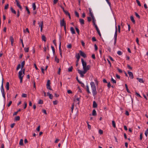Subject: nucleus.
<instances>
[{"label":"nucleus","mask_w":148,"mask_h":148,"mask_svg":"<svg viewBox=\"0 0 148 148\" xmlns=\"http://www.w3.org/2000/svg\"><path fill=\"white\" fill-rule=\"evenodd\" d=\"M90 67V65H88L85 67L83 68V71H82L79 69L77 70L78 73L79 74L81 77H84V74H85L87 71L89 69Z\"/></svg>","instance_id":"1"},{"label":"nucleus","mask_w":148,"mask_h":148,"mask_svg":"<svg viewBox=\"0 0 148 148\" xmlns=\"http://www.w3.org/2000/svg\"><path fill=\"white\" fill-rule=\"evenodd\" d=\"M90 67V65H88L85 67L83 68V71H82L79 69L77 70L78 73L79 74L81 77H84V74H85L87 71L89 69Z\"/></svg>","instance_id":"2"},{"label":"nucleus","mask_w":148,"mask_h":148,"mask_svg":"<svg viewBox=\"0 0 148 148\" xmlns=\"http://www.w3.org/2000/svg\"><path fill=\"white\" fill-rule=\"evenodd\" d=\"M90 67V65H88L85 67L83 68V71H82L79 69L77 70L78 73L79 74L81 77H84V74H85L87 71L89 69Z\"/></svg>","instance_id":"3"},{"label":"nucleus","mask_w":148,"mask_h":148,"mask_svg":"<svg viewBox=\"0 0 148 148\" xmlns=\"http://www.w3.org/2000/svg\"><path fill=\"white\" fill-rule=\"evenodd\" d=\"M90 85H91L93 95V96H95L97 94L96 86L94 83L93 82H91L90 83Z\"/></svg>","instance_id":"4"},{"label":"nucleus","mask_w":148,"mask_h":148,"mask_svg":"<svg viewBox=\"0 0 148 148\" xmlns=\"http://www.w3.org/2000/svg\"><path fill=\"white\" fill-rule=\"evenodd\" d=\"M3 79L2 80V84L1 85V91L4 99H5V91L4 90L3 88Z\"/></svg>","instance_id":"5"},{"label":"nucleus","mask_w":148,"mask_h":148,"mask_svg":"<svg viewBox=\"0 0 148 148\" xmlns=\"http://www.w3.org/2000/svg\"><path fill=\"white\" fill-rule=\"evenodd\" d=\"M50 81L49 80H48L47 82V84H46L47 88V89L50 90H52V89L51 88V86L50 85Z\"/></svg>","instance_id":"6"},{"label":"nucleus","mask_w":148,"mask_h":148,"mask_svg":"<svg viewBox=\"0 0 148 148\" xmlns=\"http://www.w3.org/2000/svg\"><path fill=\"white\" fill-rule=\"evenodd\" d=\"M60 25L61 27L64 26L66 25V23L64 21V18H63L62 20H61Z\"/></svg>","instance_id":"7"},{"label":"nucleus","mask_w":148,"mask_h":148,"mask_svg":"<svg viewBox=\"0 0 148 148\" xmlns=\"http://www.w3.org/2000/svg\"><path fill=\"white\" fill-rule=\"evenodd\" d=\"M79 52L80 56H82L84 58H86V54L82 51H79Z\"/></svg>","instance_id":"8"},{"label":"nucleus","mask_w":148,"mask_h":148,"mask_svg":"<svg viewBox=\"0 0 148 148\" xmlns=\"http://www.w3.org/2000/svg\"><path fill=\"white\" fill-rule=\"evenodd\" d=\"M38 24L39 25V27H40V31L42 32V29L43 26V21H42L41 22V23H38Z\"/></svg>","instance_id":"9"},{"label":"nucleus","mask_w":148,"mask_h":148,"mask_svg":"<svg viewBox=\"0 0 148 148\" xmlns=\"http://www.w3.org/2000/svg\"><path fill=\"white\" fill-rule=\"evenodd\" d=\"M81 61L83 68L85 67L87 65L86 62H85L82 58L81 59Z\"/></svg>","instance_id":"10"},{"label":"nucleus","mask_w":148,"mask_h":148,"mask_svg":"<svg viewBox=\"0 0 148 148\" xmlns=\"http://www.w3.org/2000/svg\"><path fill=\"white\" fill-rule=\"evenodd\" d=\"M117 27L116 26H115V31L114 36V39H117Z\"/></svg>","instance_id":"11"},{"label":"nucleus","mask_w":148,"mask_h":148,"mask_svg":"<svg viewBox=\"0 0 148 148\" xmlns=\"http://www.w3.org/2000/svg\"><path fill=\"white\" fill-rule=\"evenodd\" d=\"M128 74L129 77H130V78L132 79H133L134 78V76L133 73L131 72H130L129 71H128Z\"/></svg>","instance_id":"12"},{"label":"nucleus","mask_w":148,"mask_h":148,"mask_svg":"<svg viewBox=\"0 0 148 148\" xmlns=\"http://www.w3.org/2000/svg\"><path fill=\"white\" fill-rule=\"evenodd\" d=\"M22 71L21 70L18 72V77L19 78L23 77V76H22Z\"/></svg>","instance_id":"13"},{"label":"nucleus","mask_w":148,"mask_h":148,"mask_svg":"<svg viewBox=\"0 0 148 148\" xmlns=\"http://www.w3.org/2000/svg\"><path fill=\"white\" fill-rule=\"evenodd\" d=\"M88 9L89 10V14H90V16H91V17H92V16H94L93 15V13L92 11V10L90 8H88Z\"/></svg>","instance_id":"14"},{"label":"nucleus","mask_w":148,"mask_h":148,"mask_svg":"<svg viewBox=\"0 0 148 148\" xmlns=\"http://www.w3.org/2000/svg\"><path fill=\"white\" fill-rule=\"evenodd\" d=\"M5 88L7 90H8L9 89V82H7L6 83L5 86Z\"/></svg>","instance_id":"15"},{"label":"nucleus","mask_w":148,"mask_h":148,"mask_svg":"<svg viewBox=\"0 0 148 148\" xmlns=\"http://www.w3.org/2000/svg\"><path fill=\"white\" fill-rule=\"evenodd\" d=\"M10 40L11 42V44L13 46V42L14 41V39L13 36H11L10 37Z\"/></svg>","instance_id":"16"},{"label":"nucleus","mask_w":148,"mask_h":148,"mask_svg":"<svg viewBox=\"0 0 148 148\" xmlns=\"http://www.w3.org/2000/svg\"><path fill=\"white\" fill-rule=\"evenodd\" d=\"M61 42H60V44H59V51H60V55L61 57H62V53L61 52Z\"/></svg>","instance_id":"17"},{"label":"nucleus","mask_w":148,"mask_h":148,"mask_svg":"<svg viewBox=\"0 0 148 148\" xmlns=\"http://www.w3.org/2000/svg\"><path fill=\"white\" fill-rule=\"evenodd\" d=\"M70 30L71 32V33L73 34H75V32L74 28L73 27H71L70 28Z\"/></svg>","instance_id":"18"},{"label":"nucleus","mask_w":148,"mask_h":148,"mask_svg":"<svg viewBox=\"0 0 148 148\" xmlns=\"http://www.w3.org/2000/svg\"><path fill=\"white\" fill-rule=\"evenodd\" d=\"M92 106L93 108H96L97 106V105L95 101L93 102Z\"/></svg>","instance_id":"19"},{"label":"nucleus","mask_w":148,"mask_h":148,"mask_svg":"<svg viewBox=\"0 0 148 148\" xmlns=\"http://www.w3.org/2000/svg\"><path fill=\"white\" fill-rule=\"evenodd\" d=\"M136 79L138 80V81L141 83H143L144 81L142 78H140L138 77L136 78Z\"/></svg>","instance_id":"20"},{"label":"nucleus","mask_w":148,"mask_h":148,"mask_svg":"<svg viewBox=\"0 0 148 148\" xmlns=\"http://www.w3.org/2000/svg\"><path fill=\"white\" fill-rule=\"evenodd\" d=\"M79 21L81 25L84 24V21L83 19L80 18L79 19Z\"/></svg>","instance_id":"21"},{"label":"nucleus","mask_w":148,"mask_h":148,"mask_svg":"<svg viewBox=\"0 0 148 148\" xmlns=\"http://www.w3.org/2000/svg\"><path fill=\"white\" fill-rule=\"evenodd\" d=\"M76 57L77 59V61L78 62L80 58V56L79 53L77 54L76 55Z\"/></svg>","instance_id":"22"},{"label":"nucleus","mask_w":148,"mask_h":148,"mask_svg":"<svg viewBox=\"0 0 148 148\" xmlns=\"http://www.w3.org/2000/svg\"><path fill=\"white\" fill-rule=\"evenodd\" d=\"M25 64V61H23L21 63V69L22 70Z\"/></svg>","instance_id":"23"},{"label":"nucleus","mask_w":148,"mask_h":148,"mask_svg":"<svg viewBox=\"0 0 148 148\" xmlns=\"http://www.w3.org/2000/svg\"><path fill=\"white\" fill-rule=\"evenodd\" d=\"M47 94L48 95L50 99H52L53 96L51 94H50L49 92H47Z\"/></svg>","instance_id":"24"},{"label":"nucleus","mask_w":148,"mask_h":148,"mask_svg":"<svg viewBox=\"0 0 148 148\" xmlns=\"http://www.w3.org/2000/svg\"><path fill=\"white\" fill-rule=\"evenodd\" d=\"M42 40L46 42V38L44 35L42 36Z\"/></svg>","instance_id":"25"},{"label":"nucleus","mask_w":148,"mask_h":148,"mask_svg":"<svg viewBox=\"0 0 148 148\" xmlns=\"http://www.w3.org/2000/svg\"><path fill=\"white\" fill-rule=\"evenodd\" d=\"M10 10L12 12L15 14H16V11L13 9L12 7H11Z\"/></svg>","instance_id":"26"},{"label":"nucleus","mask_w":148,"mask_h":148,"mask_svg":"<svg viewBox=\"0 0 148 148\" xmlns=\"http://www.w3.org/2000/svg\"><path fill=\"white\" fill-rule=\"evenodd\" d=\"M130 19L133 23H135V21L134 19V18L133 16H131L130 17Z\"/></svg>","instance_id":"27"},{"label":"nucleus","mask_w":148,"mask_h":148,"mask_svg":"<svg viewBox=\"0 0 148 148\" xmlns=\"http://www.w3.org/2000/svg\"><path fill=\"white\" fill-rule=\"evenodd\" d=\"M92 115L93 116H95L97 115L96 111L95 109H94L92 111Z\"/></svg>","instance_id":"28"},{"label":"nucleus","mask_w":148,"mask_h":148,"mask_svg":"<svg viewBox=\"0 0 148 148\" xmlns=\"http://www.w3.org/2000/svg\"><path fill=\"white\" fill-rule=\"evenodd\" d=\"M29 50V48L28 47L27 48H24V50L25 52H28Z\"/></svg>","instance_id":"29"},{"label":"nucleus","mask_w":148,"mask_h":148,"mask_svg":"<svg viewBox=\"0 0 148 148\" xmlns=\"http://www.w3.org/2000/svg\"><path fill=\"white\" fill-rule=\"evenodd\" d=\"M19 144L21 145H23V140L22 139L20 140L19 143Z\"/></svg>","instance_id":"30"},{"label":"nucleus","mask_w":148,"mask_h":148,"mask_svg":"<svg viewBox=\"0 0 148 148\" xmlns=\"http://www.w3.org/2000/svg\"><path fill=\"white\" fill-rule=\"evenodd\" d=\"M32 7L33 8V10H34L36 9V5H35V3H33L32 4Z\"/></svg>","instance_id":"31"},{"label":"nucleus","mask_w":148,"mask_h":148,"mask_svg":"<svg viewBox=\"0 0 148 148\" xmlns=\"http://www.w3.org/2000/svg\"><path fill=\"white\" fill-rule=\"evenodd\" d=\"M98 91V92H99V93H101L102 92L103 90L102 88L100 87L99 88Z\"/></svg>","instance_id":"32"},{"label":"nucleus","mask_w":148,"mask_h":148,"mask_svg":"<svg viewBox=\"0 0 148 148\" xmlns=\"http://www.w3.org/2000/svg\"><path fill=\"white\" fill-rule=\"evenodd\" d=\"M73 69V67L71 66V67H69L68 69V71L69 72H71L72 71Z\"/></svg>","instance_id":"33"},{"label":"nucleus","mask_w":148,"mask_h":148,"mask_svg":"<svg viewBox=\"0 0 148 148\" xmlns=\"http://www.w3.org/2000/svg\"><path fill=\"white\" fill-rule=\"evenodd\" d=\"M51 48L53 52V54H54L55 53V49L54 47L53 46H51Z\"/></svg>","instance_id":"34"},{"label":"nucleus","mask_w":148,"mask_h":148,"mask_svg":"<svg viewBox=\"0 0 148 148\" xmlns=\"http://www.w3.org/2000/svg\"><path fill=\"white\" fill-rule=\"evenodd\" d=\"M20 119V117L19 116H16L15 118V120L16 121H19Z\"/></svg>","instance_id":"35"},{"label":"nucleus","mask_w":148,"mask_h":148,"mask_svg":"<svg viewBox=\"0 0 148 148\" xmlns=\"http://www.w3.org/2000/svg\"><path fill=\"white\" fill-rule=\"evenodd\" d=\"M112 125L113 126L114 128L116 126V124H115V121H112Z\"/></svg>","instance_id":"36"},{"label":"nucleus","mask_w":148,"mask_h":148,"mask_svg":"<svg viewBox=\"0 0 148 148\" xmlns=\"http://www.w3.org/2000/svg\"><path fill=\"white\" fill-rule=\"evenodd\" d=\"M86 90L88 93H90V92L89 90V88L88 86V85L86 86Z\"/></svg>","instance_id":"37"},{"label":"nucleus","mask_w":148,"mask_h":148,"mask_svg":"<svg viewBox=\"0 0 148 148\" xmlns=\"http://www.w3.org/2000/svg\"><path fill=\"white\" fill-rule=\"evenodd\" d=\"M135 15L138 18H140V16L136 12H135Z\"/></svg>","instance_id":"38"},{"label":"nucleus","mask_w":148,"mask_h":148,"mask_svg":"<svg viewBox=\"0 0 148 148\" xmlns=\"http://www.w3.org/2000/svg\"><path fill=\"white\" fill-rule=\"evenodd\" d=\"M25 8H26V10L27 12V13H28V14H30V12L29 11V9H28V7L26 6Z\"/></svg>","instance_id":"39"},{"label":"nucleus","mask_w":148,"mask_h":148,"mask_svg":"<svg viewBox=\"0 0 148 148\" xmlns=\"http://www.w3.org/2000/svg\"><path fill=\"white\" fill-rule=\"evenodd\" d=\"M38 103L39 104H42L43 103V100L40 99L38 102Z\"/></svg>","instance_id":"40"},{"label":"nucleus","mask_w":148,"mask_h":148,"mask_svg":"<svg viewBox=\"0 0 148 148\" xmlns=\"http://www.w3.org/2000/svg\"><path fill=\"white\" fill-rule=\"evenodd\" d=\"M136 2L138 4V6H141V4L140 3V2L138 0H136Z\"/></svg>","instance_id":"41"},{"label":"nucleus","mask_w":148,"mask_h":148,"mask_svg":"<svg viewBox=\"0 0 148 148\" xmlns=\"http://www.w3.org/2000/svg\"><path fill=\"white\" fill-rule=\"evenodd\" d=\"M118 32L119 33H120V30H121V26H120V25H119L118 26Z\"/></svg>","instance_id":"42"},{"label":"nucleus","mask_w":148,"mask_h":148,"mask_svg":"<svg viewBox=\"0 0 148 148\" xmlns=\"http://www.w3.org/2000/svg\"><path fill=\"white\" fill-rule=\"evenodd\" d=\"M75 14L77 17H79V14L77 11H75Z\"/></svg>","instance_id":"43"},{"label":"nucleus","mask_w":148,"mask_h":148,"mask_svg":"<svg viewBox=\"0 0 148 148\" xmlns=\"http://www.w3.org/2000/svg\"><path fill=\"white\" fill-rule=\"evenodd\" d=\"M75 101H78V102L77 103V104H79V98H77L76 99L74 100Z\"/></svg>","instance_id":"44"},{"label":"nucleus","mask_w":148,"mask_h":148,"mask_svg":"<svg viewBox=\"0 0 148 148\" xmlns=\"http://www.w3.org/2000/svg\"><path fill=\"white\" fill-rule=\"evenodd\" d=\"M111 81L113 83H116V82L115 80L112 77Z\"/></svg>","instance_id":"45"},{"label":"nucleus","mask_w":148,"mask_h":148,"mask_svg":"<svg viewBox=\"0 0 148 148\" xmlns=\"http://www.w3.org/2000/svg\"><path fill=\"white\" fill-rule=\"evenodd\" d=\"M55 61L56 62L58 63L59 62V60L58 58H57V57L56 56L55 58Z\"/></svg>","instance_id":"46"},{"label":"nucleus","mask_w":148,"mask_h":148,"mask_svg":"<svg viewBox=\"0 0 148 148\" xmlns=\"http://www.w3.org/2000/svg\"><path fill=\"white\" fill-rule=\"evenodd\" d=\"M117 53L119 55H121L122 54V52L120 51H119L117 52Z\"/></svg>","instance_id":"47"},{"label":"nucleus","mask_w":148,"mask_h":148,"mask_svg":"<svg viewBox=\"0 0 148 148\" xmlns=\"http://www.w3.org/2000/svg\"><path fill=\"white\" fill-rule=\"evenodd\" d=\"M92 20V23L95 22L96 20L94 16L91 17Z\"/></svg>","instance_id":"48"},{"label":"nucleus","mask_w":148,"mask_h":148,"mask_svg":"<svg viewBox=\"0 0 148 148\" xmlns=\"http://www.w3.org/2000/svg\"><path fill=\"white\" fill-rule=\"evenodd\" d=\"M94 81H95L96 85L97 86L98 84V82L97 81V78L95 79H94Z\"/></svg>","instance_id":"49"},{"label":"nucleus","mask_w":148,"mask_h":148,"mask_svg":"<svg viewBox=\"0 0 148 148\" xmlns=\"http://www.w3.org/2000/svg\"><path fill=\"white\" fill-rule=\"evenodd\" d=\"M99 133L100 134H103V131L101 130H99Z\"/></svg>","instance_id":"50"},{"label":"nucleus","mask_w":148,"mask_h":148,"mask_svg":"<svg viewBox=\"0 0 148 148\" xmlns=\"http://www.w3.org/2000/svg\"><path fill=\"white\" fill-rule=\"evenodd\" d=\"M22 97H27V95L23 93L22 94Z\"/></svg>","instance_id":"51"},{"label":"nucleus","mask_w":148,"mask_h":148,"mask_svg":"<svg viewBox=\"0 0 148 148\" xmlns=\"http://www.w3.org/2000/svg\"><path fill=\"white\" fill-rule=\"evenodd\" d=\"M87 123L88 125V128L89 130L90 129H91V126L89 124L88 122H87Z\"/></svg>","instance_id":"52"},{"label":"nucleus","mask_w":148,"mask_h":148,"mask_svg":"<svg viewBox=\"0 0 148 148\" xmlns=\"http://www.w3.org/2000/svg\"><path fill=\"white\" fill-rule=\"evenodd\" d=\"M20 67H21V64H19L18 65V66L16 68V70H19L20 69Z\"/></svg>","instance_id":"53"},{"label":"nucleus","mask_w":148,"mask_h":148,"mask_svg":"<svg viewBox=\"0 0 148 148\" xmlns=\"http://www.w3.org/2000/svg\"><path fill=\"white\" fill-rule=\"evenodd\" d=\"M67 47L68 48L71 49V48L72 45L71 44H69L67 45Z\"/></svg>","instance_id":"54"},{"label":"nucleus","mask_w":148,"mask_h":148,"mask_svg":"<svg viewBox=\"0 0 148 148\" xmlns=\"http://www.w3.org/2000/svg\"><path fill=\"white\" fill-rule=\"evenodd\" d=\"M64 12H65V13L66 15H68V16H69V15L70 14L68 11L64 10Z\"/></svg>","instance_id":"55"},{"label":"nucleus","mask_w":148,"mask_h":148,"mask_svg":"<svg viewBox=\"0 0 148 148\" xmlns=\"http://www.w3.org/2000/svg\"><path fill=\"white\" fill-rule=\"evenodd\" d=\"M75 29L76 30L77 32L79 34V29L77 27H76L75 28Z\"/></svg>","instance_id":"56"},{"label":"nucleus","mask_w":148,"mask_h":148,"mask_svg":"<svg viewBox=\"0 0 148 148\" xmlns=\"http://www.w3.org/2000/svg\"><path fill=\"white\" fill-rule=\"evenodd\" d=\"M94 47H95V50L97 51L98 49V47L96 44H95Z\"/></svg>","instance_id":"57"},{"label":"nucleus","mask_w":148,"mask_h":148,"mask_svg":"<svg viewBox=\"0 0 148 148\" xmlns=\"http://www.w3.org/2000/svg\"><path fill=\"white\" fill-rule=\"evenodd\" d=\"M8 6H9L8 4H7L5 6V8H4L5 9V10L7 9L8 8Z\"/></svg>","instance_id":"58"},{"label":"nucleus","mask_w":148,"mask_h":148,"mask_svg":"<svg viewBox=\"0 0 148 148\" xmlns=\"http://www.w3.org/2000/svg\"><path fill=\"white\" fill-rule=\"evenodd\" d=\"M16 5L17 6L20 5V4H19V1L18 0H16Z\"/></svg>","instance_id":"59"},{"label":"nucleus","mask_w":148,"mask_h":148,"mask_svg":"<svg viewBox=\"0 0 148 148\" xmlns=\"http://www.w3.org/2000/svg\"><path fill=\"white\" fill-rule=\"evenodd\" d=\"M58 101H57V100L53 101V104L54 105H56V104H57L58 103Z\"/></svg>","instance_id":"60"},{"label":"nucleus","mask_w":148,"mask_h":148,"mask_svg":"<svg viewBox=\"0 0 148 148\" xmlns=\"http://www.w3.org/2000/svg\"><path fill=\"white\" fill-rule=\"evenodd\" d=\"M135 94H136V95H137V96H138V97H141L140 95V94L138 93L137 92H136Z\"/></svg>","instance_id":"61"},{"label":"nucleus","mask_w":148,"mask_h":148,"mask_svg":"<svg viewBox=\"0 0 148 148\" xmlns=\"http://www.w3.org/2000/svg\"><path fill=\"white\" fill-rule=\"evenodd\" d=\"M107 86L109 88L111 87L110 83V82L108 83Z\"/></svg>","instance_id":"62"},{"label":"nucleus","mask_w":148,"mask_h":148,"mask_svg":"<svg viewBox=\"0 0 148 148\" xmlns=\"http://www.w3.org/2000/svg\"><path fill=\"white\" fill-rule=\"evenodd\" d=\"M88 21V22H90L91 20V18L90 17H87Z\"/></svg>","instance_id":"63"},{"label":"nucleus","mask_w":148,"mask_h":148,"mask_svg":"<svg viewBox=\"0 0 148 148\" xmlns=\"http://www.w3.org/2000/svg\"><path fill=\"white\" fill-rule=\"evenodd\" d=\"M92 40L93 41H97V40L95 37H93L92 38Z\"/></svg>","instance_id":"64"}]
</instances>
